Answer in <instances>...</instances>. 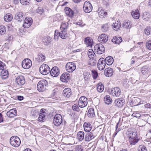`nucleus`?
<instances>
[{
    "label": "nucleus",
    "mask_w": 151,
    "mask_h": 151,
    "mask_svg": "<svg viewBox=\"0 0 151 151\" xmlns=\"http://www.w3.org/2000/svg\"><path fill=\"white\" fill-rule=\"evenodd\" d=\"M131 145H135L140 139L139 133H127Z\"/></svg>",
    "instance_id": "f257e3e1"
},
{
    "label": "nucleus",
    "mask_w": 151,
    "mask_h": 151,
    "mask_svg": "<svg viewBox=\"0 0 151 151\" xmlns=\"http://www.w3.org/2000/svg\"><path fill=\"white\" fill-rule=\"evenodd\" d=\"M48 83L45 80H42L37 83V88L40 92H42L45 91L47 86Z\"/></svg>",
    "instance_id": "f03ea898"
},
{
    "label": "nucleus",
    "mask_w": 151,
    "mask_h": 151,
    "mask_svg": "<svg viewBox=\"0 0 151 151\" xmlns=\"http://www.w3.org/2000/svg\"><path fill=\"white\" fill-rule=\"evenodd\" d=\"M9 141L10 144L14 147H18L21 143L20 139L17 136H14L11 137Z\"/></svg>",
    "instance_id": "7ed1b4c3"
},
{
    "label": "nucleus",
    "mask_w": 151,
    "mask_h": 151,
    "mask_svg": "<svg viewBox=\"0 0 151 151\" xmlns=\"http://www.w3.org/2000/svg\"><path fill=\"white\" fill-rule=\"evenodd\" d=\"M39 70L40 73L42 75H46L50 72V69L47 65L44 64L40 66Z\"/></svg>",
    "instance_id": "20e7f679"
},
{
    "label": "nucleus",
    "mask_w": 151,
    "mask_h": 151,
    "mask_svg": "<svg viewBox=\"0 0 151 151\" xmlns=\"http://www.w3.org/2000/svg\"><path fill=\"white\" fill-rule=\"evenodd\" d=\"M94 48V51L99 54L103 53L105 50L104 46L101 44L100 43L95 45Z\"/></svg>",
    "instance_id": "39448f33"
},
{
    "label": "nucleus",
    "mask_w": 151,
    "mask_h": 151,
    "mask_svg": "<svg viewBox=\"0 0 151 151\" xmlns=\"http://www.w3.org/2000/svg\"><path fill=\"white\" fill-rule=\"evenodd\" d=\"M84 11L86 13L91 12L92 9V6L91 3L88 1H85L83 4Z\"/></svg>",
    "instance_id": "423d86ee"
},
{
    "label": "nucleus",
    "mask_w": 151,
    "mask_h": 151,
    "mask_svg": "<svg viewBox=\"0 0 151 151\" xmlns=\"http://www.w3.org/2000/svg\"><path fill=\"white\" fill-rule=\"evenodd\" d=\"M88 104L87 99L84 96H81L79 99L78 105L80 108H83L86 107Z\"/></svg>",
    "instance_id": "0eeeda50"
},
{
    "label": "nucleus",
    "mask_w": 151,
    "mask_h": 151,
    "mask_svg": "<svg viewBox=\"0 0 151 151\" xmlns=\"http://www.w3.org/2000/svg\"><path fill=\"white\" fill-rule=\"evenodd\" d=\"M62 121L61 115L59 114H56L54 117L53 122L56 126H58L61 124Z\"/></svg>",
    "instance_id": "6e6552de"
},
{
    "label": "nucleus",
    "mask_w": 151,
    "mask_h": 151,
    "mask_svg": "<svg viewBox=\"0 0 151 151\" xmlns=\"http://www.w3.org/2000/svg\"><path fill=\"white\" fill-rule=\"evenodd\" d=\"M76 67L75 64L73 62L67 63L65 66L66 70L69 73L73 72L76 69Z\"/></svg>",
    "instance_id": "1a4fd4ad"
},
{
    "label": "nucleus",
    "mask_w": 151,
    "mask_h": 151,
    "mask_svg": "<svg viewBox=\"0 0 151 151\" xmlns=\"http://www.w3.org/2000/svg\"><path fill=\"white\" fill-rule=\"evenodd\" d=\"M32 65V61L28 58L24 59L22 63V66L25 69H28L30 68Z\"/></svg>",
    "instance_id": "9d476101"
},
{
    "label": "nucleus",
    "mask_w": 151,
    "mask_h": 151,
    "mask_svg": "<svg viewBox=\"0 0 151 151\" xmlns=\"http://www.w3.org/2000/svg\"><path fill=\"white\" fill-rule=\"evenodd\" d=\"M15 82L19 86H21L25 83V79L24 77L22 76H18L16 78Z\"/></svg>",
    "instance_id": "9b49d317"
},
{
    "label": "nucleus",
    "mask_w": 151,
    "mask_h": 151,
    "mask_svg": "<svg viewBox=\"0 0 151 151\" xmlns=\"http://www.w3.org/2000/svg\"><path fill=\"white\" fill-rule=\"evenodd\" d=\"M32 22L33 20L31 17H26L24 20V23L23 26L24 28H29L32 25Z\"/></svg>",
    "instance_id": "f8f14e48"
},
{
    "label": "nucleus",
    "mask_w": 151,
    "mask_h": 151,
    "mask_svg": "<svg viewBox=\"0 0 151 151\" xmlns=\"http://www.w3.org/2000/svg\"><path fill=\"white\" fill-rule=\"evenodd\" d=\"M60 79L63 82H68L70 79V75L67 73H63L61 75Z\"/></svg>",
    "instance_id": "ddd939ff"
},
{
    "label": "nucleus",
    "mask_w": 151,
    "mask_h": 151,
    "mask_svg": "<svg viewBox=\"0 0 151 151\" xmlns=\"http://www.w3.org/2000/svg\"><path fill=\"white\" fill-rule=\"evenodd\" d=\"M60 73L59 70L56 66L52 68L50 71L51 75L54 77H56L58 76Z\"/></svg>",
    "instance_id": "4468645a"
},
{
    "label": "nucleus",
    "mask_w": 151,
    "mask_h": 151,
    "mask_svg": "<svg viewBox=\"0 0 151 151\" xmlns=\"http://www.w3.org/2000/svg\"><path fill=\"white\" fill-rule=\"evenodd\" d=\"M121 92L120 89L116 87L111 89V93L113 96L118 97L120 95Z\"/></svg>",
    "instance_id": "2eb2a0df"
},
{
    "label": "nucleus",
    "mask_w": 151,
    "mask_h": 151,
    "mask_svg": "<svg viewBox=\"0 0 151 151\" xmlns=\"http://www.w3.org/2000/svg\"><path fill=\"white\" fill-rule=\"evenodd\" d=\"M24 14L22 12H18L15 14L14 19L18 21L21 22L24 19Z\"/></svg>",
    "instance_id": "dca6fc26"
},
{
    "label": "nucleus",
    "mask_w": 151,
    "mask_h": 151,
    "mask_svg": "<svg viewBox=\"0 0 151 151\" xmlns=\"http://www.w3.org/2000/svg\"><path fill=\"white\" fill-rule=\"evenodd\" d=\"M98 40L101 43H104L107 41L108 38L107 35L104 34L98 37Z\"/></svg>",
    "instance_id": "f3484780"
},
{
    "label": "nucleus",
    "mask_w": 151,
    "mask_h": 151,
    "mask_svg": "<svg viewBox=\"0 0 151 151\" xmlns=\"http://www.w3.org/2000/svg\"><path fill=\"white\" fill-rule=\"evenodd\" d=\"M17 115V110L16 109H12L8 111L6 113L7 116L10 118L14 117Z\"/></svg>",
    "instance_id": "a211bd4d"
},
{
    "label": "nucleus",
    "mask_w": 151,
    "mask_h": 151,
    "mask_svg": "<svg viewBox=\"0 0 151 151\" xmlns=\"http://www.w3.org/2000/svg\"><path fill=\"white\" fill-rule=\"evenodd\" d=\"M124 101L122 98L116 99L114 102L115 105L118 107H122L124 104Z\"/></svg>",
    "instance_id": "6ab92c4d"
},
{
    "label": "nucleus",
    "mask_w": 151,
    "mask_h": 151,
    "mask_svg": "<svg viewBox=\"0 0 151 151\" xmlns=\"http://www.w3.org/2000/svg\"><path fill=\"white\" fill-rule=\"evenodd\" d=\"M71 94V90L70 88H65L63 91V95L66 97L69 98Z\"/></svg>",
    "instance_id": "aec40b11"
},
{
    "label": "nucleus",
    "mask_w": 151,
    "mask_h": 151,
    "mask_svg": "<svg viewBox=\"0 0 151 151\" xmlns=\"http://www.w3.org/2000/svg\"><path fill=\"white\" fill-rule=\"evenodd\" d=\"M113 70L111 68H107L104 70V74L107 77H111L113 74Z\"/></svg>",
    "instance_id": "412c9836"
},
{
    "label": "nucleus",
    "mask_w": 151,
    "mask_h": 151,
    "mask_svg": "<svg viewBox=\"0 0 151 151\" xmlns=\"http://www.w3.org/2000/svg\"><path fill=\"white\" fill-rule=\"evenodd\" d=\"M65 11L66 14L71 18H72L74 14L73 10L70 8L66 7L65 8Z\"/></svg>",
    "instance_id": "4be33fe9"
},
{
    "label": "nucleus",
    "mask_w": 151,
    "mask_h": 151,
    "mask_svg": "<svg viewBox=\"0 0 151 151\" xmlns=\"http://www.w3.org/2000/svg\"><path fill=\"white\" fill-rule=\"evenodd\" d=\"M139 11L137 9L132 11L131 15L134 19H138L139 18L140 14L139 13Z\"/></svg>",
    "instance_id": "5701e85b"
},
{
    "label": "nucleus",
    "mask_w": 151,
    "mask_h": 151,
    "mask_svg": "<svg viewBox=\"0 0 151 151\" xmlns=\"http://www.w3.org/2000/svg\"><path fill=\"white\" fill-rule=\"evenodd\" d=\"M98 12L99 15H100V17L101 18H103L104 16H105L107 15V12L106 11L104 10H103L101 8H99L98 9Z\"/></svg>",
    "instance_id": "b1692460"
},
{
    "label": "nucleus",
    "mask_w": 151,
    "mask_h": 151,
    "mask_svg": "<svg viewBox=\"0 0 151 151\" xmlns=\"http://www.w3.org/2000/svg\"><path fill=\"white\" fill-rule=\"evenodd\" d=\"M45 59V56L43 54L41 53H39L37 55V57L36 58L38 62H43L44 61Z\"/></svg>",
    "instance_id": "393cba45"
},
{
    "label": "nucleus",
    "mask_w": 151,
    "mask_h": 151,
    "mask_svg": "<svg viewBox=\"0 0 151 151\" xmlns=\"http://www.w3.org/2000/svg\"><path fill=\"white\" fill-rule=\"evenodd\" d=\"M83 127L84 130L86 132H89L91 129V124L88 123H84L83 124Z\"/></svg>",
    "instance_id": "a878e982"
},
{
    "label": "nucleus",
    "mask_w": 151,
    "mask_h": 151,
    "mask_svg": "<svg viewBox=\"0 0 151 151\" xmlns=\"http://www.w3.org/2000/svg\"><path fill=\"white\" fill-rule=\"evenodd\" d=\"M105 60V62L108 65H111L114 62V59L111 56L106 57Z\"/></svg>",
    "instance_id": "bb28decb"
},
{
    "label": "nucleus",
    "mask_w": 151,
    "mask_h": 151,
    "mask_svg": "<svg viewBox=\"0 0 151 151\" xmlns=\"http://www.w3.org/2000/svg\"><path fill=\"white\" fill-rule=\"evenodd\" d=\"M111 41L114 43L119 44L122 41V39L121 37L115 36L113 37Z\"/></svg>",
    "instance_id": "cd10ccee"
},
{
    "label": "nucleus",
    "mask_w": 151,
    "mask_h": 151,
    "mask_svg": "<svg viewBox=\"0 0 151 151\" xmlns=\"http://www.w3.org/2000/svg\"><path fill=\"white\" fill-rule=\"evenodd\" d=\"M112 26L114 29L117 31L120 28L121 26V23L118 20L116 22L114 23Z\"/></svg>",
    "instance_id": "c85d7f7f"
},
{
    "label": "nucleus",
    "mask_w": 151,
    "mask_h": 151,
    "mask_svg": "<svg viewBox=\"0 0 151 151\" xmlns=\"http://www.w3.org/2000/svg\"><path fill=\"white\" fill-rule=\"evenodd\" d=\"M47 115V113H39L38 120L40 122H44L45 120V117Z\"/></svg>",
    "instance_id": "c756f323"
},
{
    "label": "nucleus",
    "mask_w": 151,
    "mask_h": 151,
    "mask_svg": "<svg viewBox=\"0 0 151 151\" xmlns=\"http://www.w3.org/2000/svg\"><path fill=\"white\" fill-rule=\"evenodd\" d=\"M123 27L124 28L127 29H130L132 27L131 22L129 20H127L124 23Z\"/></svg>",
    "instance_id": "7c9ffc66"
},
{
    "label": "nucleus",
    "mask_w": 151,
    "mask_h": 151,
    "mask_svg": "<svg viewBox=\"0 0 151 151\" xmlns=\"http://www.w3.org/2000/svg\"><path fill=\"white\" fill-rule=\"evenodd\" d=\"M43 42L46 45H47L52 41L51 38L49 37H45L43 39Z\"/></svg>",
    "instance_id": "2f4dec72"
},
{
    "label": "nucleus",
    "mask_w": 151,
    "mask_h": 151,
    "mask_svg": "<svg viewBox=\"0 0 151 151\" xmlns=\"http://www.w3.org/2000/svg\"><path fill=\"white\" fill-rule=\"evenodd\" d=\"M93 42V40L90 37H87L85 39L84 43L87 45V46H91L92 45Z\"/></svg>",
    "instance_id": "473e14b6"
},
{
    "label": "nucleus",
    "mask_w": 151,
    "mask_h": 151,
    "mask_svg": "<svg viewBox=\"0 0 151 151\" xmlns=\"http://www.w3.org/2000/svg\"><path fill=\"white\" fill-rule=\"evenodd\" d=\"M94 136L92 133H87L86 135L85 139L86 141H89L93 139Z\"/></svg>",
    "instance_id": "72a5a7b5"
},
{
    "label": "nucleus",
    "mask_w": 151,
    "mask_h": 151,
    "mask_svg": "<svg viewBox=\"0 0 151 151\" xmlns=\"http://www.w3.org/2000/svg\"><path fill=\"white\" fill-rule=\"evenodd\" d=\"M59 33V36L63 39H65L68 37V34L65 31L61 30Z\"/></svg>",
    "instance_id": "f704fd0d"
},
{
    "label": "nucleus",
    "mask_w": 151,
    "mask_h": 151,
    "mask_svg": "<svg viewBox=\"0 0 151 151\" xmlns=\"http://www.w3.org/2000/svg\"><path fill=\"white\" fill-rule=\"evenodd\" d=\"M140 102V100L139 98H134L131 101L133 105L134 106H137L139 104Z\"/></svg>",
    "instance_id": "c9c22d12"
},
{
    "label": "nucleus",
    "mask_w": 151,
    "mask_h": 151,
    "mask_svg": "<svg viewBox=\"0 0 151 151\" xmlns=\"http://www.w3.org/2000/svg\"><path fill=\"white\" fill-rule=\"evenodd\" d=\"M13 19L12 15L10 14H8L4 17V20L7 22L11 21Z\"/></svg>",
    "instance_id": "e433bc0d"
},
{
    "label": "nucleus",
    "mask_w": 151,
    "mask_h": 151,
    "mask_svg": "<svg viewBox=\"0 0 151 151\" xmlns=\"http://www.w3.org/2000/svg\"><path fill=\"white\" fill-rule=\"evenodd\" d=\"M104 101L105 103L107 104H109L112 102L111 99L108 95H106L104 97Z\"/></svg>",
    "instance_id": "4c0bfd02"
},
{
    "label": "nucleus",
    "mask_w": 151,
    "mask_h": 151,
    "mask_svg": "<svg viewBox=\"0 0 151 151\" xmlns=\"http://www.w3.org/2000/svg\"><path fill=\"white\" fill-rule=\"evenodd\" d=\"M104 89V86L102 83H99L97 87V91L99 92H101L103 91Z\"/></svg>",
    "instance_id": "58836bf2"
},
{
    "label": "nucleus",
    "mask_w": 151,
    "mask_h": 151,
    "mask_svg": "<svg viewBox=\"0 0 151 151\" xmlns=\"http://www.w3.org/2000/svg\"><path fill=\"white\" fill-rule=\"evenodd\" d=\"M144 20L148 21L150 18V15L149 13L145 12L143 13L142 16Z\"/></svg>",
    "instance_id": "ea45409f"
},
{
    "label": "nucleus",
    "mask_w": 151,
    "mask_h": 151,
    "mask_svg": "<svg viewBox=\"0 0 151 151\" xmlns=\"http://www.w3.org/2000/svg\"><path fill=\"white\" fill-rule=\"evenodd\" d=\"M94 109L93 108H90L88 111V116L89 117H92L94 115Z\"/></svg>",
    "instance_id": "a19ab883"
},
{
    "label": "nucleus",
    "mask_w": 151,
    "mask_h": 151,
    "mask_svg": "<svg viewBox=\"0 0 151 151\" xmlns=\"http://www.w3.org/2000/svg\"><path fill=\"white\" fill-rule=\"evenodd\" d=\"M84 133H78L77 138L80 141L83 140L84 138Z\"/></svg>",
    "instance_id": "79ce46f5"
},
{
    "label": "nucleus",
    "mask_w": 151,
    "mask_h": 151,
    "mask_svg": "<svg viewBox=\"0 0 151 151\" xmlns=\"http://www.w3.org/2000/svg\"><path fill=\"white\" fill-rule=\"evenodd\" d=\"M6 32V28L4 26H0V35H2L5 33Z\"/></svg>",
    "instance_id": "37998d69"
},
{
    "label": "nucleus",
    "mask_w": 151,
    "mask_h": 151,
    "mask_svg": "<svg viewBox=\"0 0 151 151\" xmlns=\"http://www.w3.org/2000/svg\"><path fill=\"white\" fill-rule=\"evenodd\" d=\"M141 71L143 75H145L146 74L148 71V69L147 66H143L141 69Z\"/></svg>",
    "instance_id": "c03bdc74"
},
{
    "label": "nucleus",
    "mask_w": 151,
    "mask_h": 151,
    "mask_svg": "<svg viewBox=\"0 0 151 151\" xmlns=\"http://www.w3.org/2000/svg\"><path fill=\"white\" fill-rule=\"evenodd\" d=\"M145 34L147 35H150L151 33V29L150 27H147L144 30Z\"/></svg>",
    "instance_id": "a18cd8bd"
},
{
    "label": "nucleus",
    "mask_w": 151,
    "mask_h": 151,
    "mask_svg": "<svg viewBox=\"0 0 151 151\" xmlns=\"http://www.w3.org/2000/svg\"><path fill=\"white\" fill-rule=\"evenodd\" d=\"M92 75L94 79H96L98 76V73L96 70H92L91 71Z\"/></svg>",
    "instance_id": "49530a36"
},
{
    "label": "nucleus",
    "mask_w": 151,
    "mask_h": 151,
    "mask_svg": "<svg viewBox=\"0 0 151 151\" xmlns=\"http://www.w3.org/2000/svg\"><path fill=\"white\" fill-rule=\"evenodd\" d=\"M44 12V10L43 8L41 7H38L36 10V12L40 14H42Z\"/></svg>",
    "instance_id": "de8ad7c7"
},
{
    "label": "nucleus",
    "mask_w": 151,
    "mask_h": 151,
    "mask_svg": "<svg viewBox=\"0 0 151 151\" xmlns=\"http://www.w3.org/2000/svg\"><path fill=\"white\" fill-rule=\"evenodd\" d=\"M138 151H147L145 146L143 145H140L138 149Z\"/></svg>",
    "instance_id": "09e8293b"
},
{
    "label": "nucleus",
    "mask_w": 151,
    "mask_h": 151,
    "mask_svg": "<svg viewBox=\"0 0 151 151\" xmlns=\"http://www.w3.org/2000/svg\"><path fill=\"white\" fill-rule=\"evenodd\" d=\"M79 105L78 104H74L72 106V109L73 111H79L80 110V109L78 107Z\"/></svg>",
    "instance_id": "8fccbe9b"
},
{
    "label": "nucleus",
    "mask_w": 151,
    "mask_h": 151,
    "mask_svg": "<svg viewBox=\"0 0 151 151\" xmlns=\"http://www.w3.org/2000/svg\"><path fill=\"white\" fill-rule=\"evenodd\" d=\"M124 113L127 116H129L130 115L129 112L130 111V109L129 108L126 107L124 109Z\"/></svg>",
    "instance_id": "3c124183"
},
{
    "label": "nucleus",
    "mask_w": 151,
    "mask_h": 151,
    "mask_svg": "<svg viewBox=\"0 0 151 151\" xmlns=\"http://www.w3.org/2000/svg\"><path fill=\"white\" fill-rule=\"evenodd\" d=\"M68 26V24L67 23H63L61 26L60 28L65 30L66 29Z\"/></svg>",
    "instance_id": "603ef678"
},
{
    "label": "nucleus",
    "mask_w": 151,
    "mask_h": 151,
    "mask_svg": "<svg viewBox=\"0 0 151 151\" xmlns=\"http://www.w3.org/2000/svg\"><path fill=\"white\" fill-rule=\"evenodd\" d=\"M105 63V62H104V63L100 65H98V68L99 70H102L104 68L106 65Z\"/></svg>",
    "instance_id": "864d4df0"
},
{
    "label": "nucleus",
    "mask_w": 151,
    "mask_h": 151,
    "mask_svg": "<svg viewBox=\"0 0 151 151\" xmlns=\"http://www.w3.org/2000/svg\"><path fill=\"white\" fill-rule=\"evenodd\" d=\"M105 62V60L103 58H101L99 60L97 63L98 65H100L101 64L104 63Z\"/></svg>",
    "instance_id": "5fc2aeb1"
},
{
    "label": "nucleus",
    "mask_w": 151,
    "mask_h": 151,
    "mask_svg": "<svg viewBox=\"0 0 151 151\" xmlns=\"http://www.w3.org/2000/svg\"><path fill=\"white\" fill-rule=\"evenodd\" d=\"M1 73L2 76H5V77L6 78L8 77V71L6 70H3L1 71Z\"/></svg>",
    "instance_id": "6e6d98bb"
},
{
    "label": "nucleus",
    "mask_w": 151,
    "mask_h": 151,
    "mask_svg": "<svg viewBox=\"0 0 151 151\" xmlns=\"http://www.w3.org/2000/svg\"><path fill=\"white\" fill-rule=\"evenodd\" d=\"M30 0H20L21 3L23 5H26L28 3Z\"/></svg>",
    "instance_id": "4d7b16f0"
},
{
    "label": "nucleus",
    "mask_w": 151,
    "mask_h": 151,
    "mask_svg": "<svg viewBox=\"0 0 151 151\" xmlns=\"http://www.w3.org/2000/svg\"><path fill=\"white\" fill-rule=\"evenodd\" d=\"M76 151H82L83 149L81 145H77L75 147Z\"/></svg>",
    "instance_id": "13d9d810"
},
{
    "label": "nucleus",
    "mask_w": 151,
    "mask_h": 151,
    "mask_svg": "<svg viewBox=\"0 0 151 151\" xmlns=\"http://www.w3.org/2000/svg\"><path fill=\"white\" fill-rule=\"evenodd\" d=\"M5 64L4 63L1 61L0 62V70H3L5 67Z\"/></svg>",
    "instance_id": "bf43d9fd"
},
{
    "label": "nucleus",
    "mask_w": 151,
    "mask_h": 151,
    "mask_svg": "<svg viewBox=\"0 0 151 151\" xmlns=\"http://www.w3.org/2000/svg\"><path fill=\"white\" fill-rule=\"evenodd\" d=\"M146 46L147 48L151 50V40H149L146 43Z\"/></svg>",
    "instance_id": "052dcab7"
},
{
    "label": "nucleus",
    "mask_w": 151,
    "mask_h": 151,
    "mask_svg": "<svg viewBox=\"0 0 151 151\" xmlns=\"http://www.w3.org/2000/svg\"><path fill=\"white\" fill-rule=\"evenodd\" d=\"M102 29H104L105 31H107L108 29V26L107 24L104 25L102 27Z\"/></svg>",
    "instance_id": "680f3d73"
},
{
    "label": "nucleus",
    "mask_w": 151,
    "mask_h": 151,
    "mask_svg": "<svg viewBox=\"0 0 151 151\" xmlns=\"http://www.w3.org/2000/svg\"><path fill=\"white\" fill-rule=\"evenodd\" d=\"M3 121L2 114L1 113H0V123L3 122Z\"/></svg>",
    "instance_id": "e2e57ef3"
},
{
    "label": "nucleus",
    "mask_w": 151,
    "mask_h": 151,
    "mask_svg": "<svg viewBox=\"0 0 151 151\" xmlns=\"http://www.w3.org/2000/svg\"><path fill=\"white\" fill-rule=\"evenodd\" d=\"M145 106L146 108H151V104H147L145 105Z\"/></svg>",
    "instance_id": "0e129e2a"
},
{
    "label": "nucleus",
    "mask_w": 151,
    "mask_h": 151,
    "mask_svg": "<svg viewBox=\"0 0 151 151\" xmlns=\"http://www.w3.org/2000/svg\"><path fill=\"white\" fill-rule=\"evenodd\" d=\"M24 99L23 96H17V99L19 101H21L23 100Z\"/></svg>",
    "instance_id": "69168bd1"
},
{
    "label": "nucleus",
    "mask_w": 151,
    "mask_h": 151,
    "mask_svg": "<svg viewBox=\"0 0 151 151\" xmlns=\"http://www.w3.org/2000/svg\"><path fill=\"white\" fill-rule=\"evenodd\" d=\"M93 52V50L92 49H90L88 50V55H90L91 54H92V53Z\"/></svg>",
    "instance_id": "338daca9"
},
{
    "label": "nucleus",
    "mask_w": 151,
    "mask_h": 151,
    "mask_svg": "<svg viewBox=\"0 0 151 151\" xmlns=\"http://www.w3.org/2000/svg\"><path fill=\"white\" fill-rule=\"evenodd\" d=\"M58 34H55L54 39L55 40H58Z\"/></svg>",
    "instance_id": "774afa93"
}]
</instances>
